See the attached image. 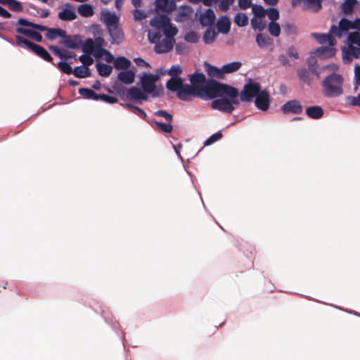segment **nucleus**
<instances>
[{
    "mask_svg": "<svg viewBox=\"0 0 360 360\" xmlns=\"http://www.w3.org/2000/svg\"><path fill=\"white\" fill-rule=\"evenodd\" d=\"M240 98L243 102H251L255 99V106L262 111H266L270 105V96L268 91L261 89L259 83L250 79L240 93Z\"/></svg>",
    "mask_w": 360,
    "mask_h": 360,
    "instance_id": "1",
    "label": "nucleus"
},
{
    "mask_svg": "<svg viewBox=\"0 0 360 360\" xmlns=\"http://www.w3.org/2000/svg\"><path fill=\"white\" fill-rule=\"evenodd\" d=\"M178 33L177 27H169L161 34L160 31H148V39L154 44V51L156 53H167L173 49L175 44V36Z\"/></svg>",
    "mask_w": 360,
    "mask_h": 360,
    "instance_id": "2",
    "label": "nucleus"
},
{
    "mask_svg": "<svg viewBox=\"0 0 360 360\" xmlns=\"http://www.w3.org/2000/svg\"><path fill=\"white\" fill-rule=\"evenodd\" d=\"M237 89L231 86L219 83L214 79L207 80L204 87L199 90L198 97L203 100L216 98L222 96L236 97Z\"/></svg>",
    "mask_w": 360,
    "mask_h": 360,
    "instance_id": "3",
    "label": "nucleus"
},
{
    "mask_svg": "<svg viewBox=\"0 0 360 360\" xmlns=\"http://www.w3.org/2000/svg\"><path fill=\"white\" fill-rule=\"evenodd\" d=\"M343 77L338 73H331L322 81L323 94L328 98H335L343 94Z\"/></svg>",
    "mask_w": 360,
    "mask_h": 360,
    "instance_id": "4",
    "label": "nucleus"
},
{
    "mask_svg": "<svg viewBox=\"0 0 360 360\" xmlns=\"http://www.w3.org/2000/svg\"><path fill=\"white\" fill-rule=\"evenodd\" d=\"M313 36L319 43L321 44H328V46H321L316 49L315 53L317 56H324L326 58L334 56L335 49L333 46L336 44V40L330 34L314 33Z\"/></svg>",
    "mask_w": 360,
    "mask_h": 360,
    "instance_id": "5",
    "label": "nucleus"
},
{
    "mask_svg": "<svg viewBox=\"0 0 360 360\" xmlns=\"http://www.w3.org/2000/svg\"><path fill=\"white\" fill-rule=\"evenodd\" d=\"M17 46L29 49L34 52L38 56L46 61L51 62L53 58L49 52L41 46L36 44L20 35H15V43Z\"/></svg>",
    "mask_w": 360,
    "mask_h": 360,
    "instance_id": "6",
    "label": "nucleus"
},
{
    "mask_svg": "<svg viewBox=\"0 0 360 360\" xmlns=\"http://www.w3.org/2000/svg\"><path fill=\"white\" fill-rule=\"evenodd\" d=\"M238 96H240V94L237 90L236 97L219 96V98L215 99L212 102L211 106L214 110L226 113H231L235 109L233 105L239 104Z\"/></svg>",
    "mask_w": 360,
    "mask_h": 360,
    "instance_id": "7",
    "label": "nucleus"
},
{
    "mask_svg": "<svg viewBox=\"0 0 360 360\" xmlns=\"http://www.w3.org/2000/svg\"><path fill=\"white\" fill-rule=\"evenodd\" d=\"M160 77L156 74H150L143 72L141 77V84L142 89L147 94H150L153 97L159 96L156 89V82L159 80Z\"/></svg>",
    "mask_w": 360,
    "mask_h": 360,
    "instance_id": "8",
    "label": "nucleus"
},
{
    "mask_svg": "<svg viewBox=\"0 0 360 360\" xmlns=\"http://www.w3.org/2000/svg\"><path fill=\"white\" fill-rule=\"evenodd\" d=\"M152 27L155 28L153 31H160L161 34L165 33V30L169 27H176L171 23L170 18L165 14L157 15L150 21Z\"/></svg>",
    "mask_w": 360,
    "mask_h": 360,
    "instance_id": "9",
    "label": "nucleus"
},
{
    "mask_svg": "<svg viewBox=\"0 0 360 360\" xmlns=\"http://www.w3.org/2000/svg\"><path fill=\"white\" fill-rule=\"evenodd\" d=\"M352 21L343 18L339 22V25H333L330 28V33L342 37V35L347 34L349 29H353Z\"/></svg>",
    "mask_w": 360,
    "mask_h": 360,
    "instance_id": "10",
    "label": "nucleus"
},
{
    "mask_svg": "<svg viewBox=\"0 0 360 360\" xmlns=\"http://www.w3.org/2000/svg\"><path fill=\"white\" fill-rule=\"evenodd\" d=\"M62 10L58 13V18L62 21H73L77 18L75 6L70 3L61 6Z\"/></svg>",
    "mask_w": 360,
    "mask_h": 360,
    "instance_id": "11",
    "label": "nucleus"
},
{
    "mask_svg": "<svg viewBox=\"0 0 360 360\" xmlns=\"http://www.w3.org/2000/svg\"><path fill=\"white\" fill-rule=\"evenodd\" d=\"M199 90L195 89L192 85L183 84L176 94L177 97L184 101H188L192 96L198 97Z\"/></svg>",
    "mask_w": 360,
    "mask_h": 360,
    "instance_id": "12",
    "label": "nucleus"
},
{
    "mask_svg": "<svg viewBox=\"0 0 360 360\" xmlns=\"http://www.w3.org/2000/svg\"><path fill=\"white\" fill-rule=\"evenodd\" d=\"M292 7L302 5L303 9L318 11L321 8V0H292Z\"/></svg>",
    "mask_w": 360,
    "mask_h": 360,
    "instance_id": "13",
    "label": "nucleus"
},
{
    "mask_svg": "<svg viewBox=\"0 0 360 360\" xmlns=\"http://www.w3.org/2000/svg\"><path fill=\"white\" fill-rule=\"evenodd\" d=\"M126 96L129 100L138 102L139 103H141L143 101L148 100L146 92H144L143 89L136 86H132L129 89L126 93Z\"/></svg>",
    "mask_w": 360,
    "mask_h": 360,
    "instance_id": "14",
    "label": "nucleus"
},
{
    "mask_svg": "<svg viewBox=\"0 0 360 360\" xmlns=\"http://www.w3.org/2000/svg\"><path fill=\"white\" fill-rule=\"evenodd\" d=\"M60 44L71 49H78L81 47L82 41L80 35H68L65 39L60 41Z\"/></svg>",
    "mask_w": 360,
    "mask_h": 360,
    "instance_id": "15",
    "label": "nucleus"
},
{
    "mask_svg": "<svg viewBox=\"0 0 360 360\" xmlns=\"http://www.w3.org/2000/svg\"><path fill=\"white\" fill-rule=\"evenodd\" d=\"M360 56V47H355L352 44H348L347 49H342V60L345 63H349L354 58H358Z\"/></svg>",
    "mask_w": 360,
    "mask_h": 360,
    "instance_id": "16",
    "label": "nucleus"
},
{
    "mask_svg": "<svg viewBox=\"0 0 360 360\" xmlns=\"http://www.w3.org/2000/svg\"><path fill=\"white\" fill-rule=\"evenodd\" d=\"M101 20L105 24L107 28L120 24V18L115 13L108 11H103L101 13Z\"/></svg>",
    "mask_w": 360,
    "mask_h": 360,
    "instance_id": "17",
    "label": "nucleus"
},
{
    "mask_svg": "<svg viewBox=\"0 0 360 360\" xmlns=\"http://www.w3.org/2000/svg\"><path fill=\"white\" fill-rule=\"evenodd\" d=\"M281 110L284 113L292 112L295 114H300L302 112V106L299 101L291 100L282 105Z\"/></svg>",
    "mask_w": 360,
    "mask_h": 360,
    "instance_id": "18",
    "label": "nucleus"
},
{
    "mask_svg": "<svg viewBox=\"0 0 360 360\" xmlns=\"http://www.w3.org/2000/svg\"><path fill=\"white\" fill-rule=\"evenodd\" d=\"M108 31L111 37V43L120 44L124 40V33L119 25H115L108 28Z\"/></svg>",
    "mask_w": 360,
    "mask_h": 360,
    "instance_id": "19",
    "label": "nucleus"
},
{
    "mask_svg": "<svg viewBox=\"0 0 360 360\" xmlns=\"http://www.w3.org/2000/svg\"><path fill=\"white\" fill-rule=\"evenodd\" d=\"M155 9L158 11L170 13L174 11L176 5L174 0H155Z\"/></svg>",
    "mask_w": 360,
    "mask_h": 360,
    "instance_id": "20",
    "label": "nucleus"
},
{
    "mask_svg": "<svg viewBox=\"0 0 360 360\" xmlns=\"http://www.w3.org/2000/svg\"><path fill=\"white\" fill-rule=\"evenodd\" d=\"M216 20L214 12L211 8H207L204 13H201L199 18L200 24L203 26H210L214 24Z\"/></svg>",
    "mask_w": 360,
    "mask_h": 360,
    "instance_id": "21",
    "label": "nucleus"
},
{
    "mask_svg": "<svg viewBox=\"0 0 360 360\" xmlns=\"http://www.w3.org/2000/svg\"><path fill=\"white\" fill-rule=\"evenodd\" d=\"M190 82L191 85L198 91L204 87L207 81H205V76L203 73L195 72L190 76Z\"/></svg>",
    "mask_w": 360,
    "mask_h": 360,
    "instance_id": "22",
    "label": "nucleus"
},
{
    "mask_svg": "<svg viewBox=\"0 0 360 360\" xmlns=\"http://www.w3.org/2000/svg\"><path fill=\"white\" fill-rule=\"evenodd\" d=\"M193 13V9L189 6H181L175 15L174 20L177 22H181L186 20Z\"/></svg>",
    "mask_w": 360,
    "mask_h": 360,
    "instance_id": "23",
    "label": "nucleus"
},
{
    "mask_svg": "<svg viewBox=\"0 0 360 360\" xmlns=\"http://www.w3.org/2000/svg\"><path fill=\"white\" fill-rule=\"evenodd\" d=\"M120 105L124 108H127V110H129L130 112L136 114L139 117L143 119L150 124H151V122L148 120L147 114L143 110H142L139 107L136 106L129 103H121Z\"/></svg>",
    "mask_w": 360,
    "mask_h": 360,
    "instance_id": "24",
    "label": "nucleus"
},
{
    "mask_svg": "<svg viewBox=\"0 0 360 360\" xmlns=\"http://www.w3.org/2000/svg\"><path fill=\"white\" fill-rule=\"evenodd\" d=\"M184 79L181 77H171L166 83V87L168 90L178 93L182 84Z\"/></svg>",
    "mask_w": 360,
    "mask_h": 360,
    "instance_id": "25",
    "label": "nucleus"
},
{
    "mask_svg": "<svg viewBox=\"0 0 360 360\" xmlns=\"http://www.w3.org/2000/svg\"><path fill=\"white\" fill-rule=\"evenodd\" d=\"M217 27L219 32L227 34L230 30V20L227 15L221 16L217 22Z\"/></svg>",
    "mask_w": 360,
    "mask_h": 360,
    "instance_id": "26",
    "label": "nucleus"
},
{
    "mask_svg": "<svg viewBox=\"0 0 360 360\" xmlns=\"http://www.w3.org/2000/svg\"><path fill=\"white\" fill-rule=\"evenodd\" d=\"M117 78L122 83L126 84H130L134 82L135 72L131 70L122 71L118 73Z\"/></svg>",
    "mask_w": 360,
    "mask_h": 360,
    "instance_id": "27",
    "label": "nucleus"
},
{
    "mask_svg": "<svg viewBox=\"0 0 360 360\" xmlns=\"http://www.w3.org/2000/svg\"><path fill=\"white\" fill-rule=\"evenodd\" d=\"M307 115L314 120L320 119L323 115V110L321 106H310L306 110Z\"/></svg>",
    "mask_w": 360,
    "mask_h": 360,
    "instance_id": "28",
    "label": "nucleus"
},
{
    "mask_svg": "<svg viewBox=\"0 0 360 360\" xmlns=\"http://www.w3.org/2000/svg\"><path fill=\"white\" fill-rule=\"evenodd\" d=\"M79 14L84 18H89L94 15L93 6L89 4H83L77 7Z\"/></svg>",
    "mask_w": 360,
    "mask_h": 360,
    "instance_id": "29",
    "label": "nucleus"
},
{
    "mask_svg": "<svg viewBox=\"0 0 360 360\" xmlns=\"http://www.w3.org/2000/svg\"><path fill=\"white\" fill-rule=\"evenodd\" d=\"M312 73L305 68H301L297 70L298 77L304 83L309 84L313 80Z\"/></svg>",
    "mask_w": 360,
    "mask_h": 360,
    "instance_id": "30",
    "label": "nucleus"
},
{
    "mask_svg": "<svg viewBox=\"0 0 360 360\" xmlns=\"http://www.w3.org/2000/svg\"><path fill=\"white\" fill-rule=\"evenodd\" d=\"M206 65V72L207 75L212 77H216L218 79H222L224 77V73L221 68H218L215 66H212L210 64L205 63Z\"/></svg>",
    "mask_w": 360,
    "mask_h": 360,
    "instance_id": "31",
    "label": "nucleus"
},
{
    "mask_svg": "<svg viewBox=\"0 0 360 360\" xmlns=\"http://www.w3.org/2000/svg\"><path fill=\"white\" fill-rule=\"evenodd\" d=\"M49 49L52 51V53L63 60H67L73 56H75L73 53L62 51L56 46H51Z\"/></svg>",
    "mask_w": 360,
    "mask_h": 360,
    "instance_id": "32",
    "label": "nucleus"
},
{
    "mask_svg": "<svg viewBox=\"0 0 360 360\" xmlns=\"http://www.w3.org/2000/svg\"><path fill=\"white\" fill-rule=\"evenodd\" d=\"M77 78H86L91 75L90 70L88 67L80 65L75 67L72 73Z\"/></svg>",
    "mask_w": 360,
    "mask_h": 360,
    "instance_id": "33",
    "label": "nucleus"
},
{
    "mask_svg": "<svg viewBox=\"0 0 360 360\" xmlns=\"http://www.w3.org/2000/svg\"><path fill=\"white\" fill-rule=\"evenodd\" d=\"M130 60L123 56L117 57L114 60V67L117 70L127 69L130 67Z\"/></svg>",
    "mask_w": 360,
    "mask_h": 360,
    "instance_id": "34",
    "label": "nucleus"
},
{
    "mask_svg": "<svg viewBox=\"0 0 360 360\" xmlns=\"http://www.w3.org/2000/svg\"><path fill=\"white\" fill-rule=\"evenodd\" d=\"M96 70L101 77H108L109 76L112 71V67L102 63H98L96 65Z\"/></svg>",
    "mask_w": 360,
    "mask_h": 360,
    "instance_id": "35",
    "label": "nucleus"
},
{
    "mask_svg": "<svg viewBox=\"0 0 360 360\" xmlns=\"http://www.w3.org/2000/svg\"><path fill=\"white\" fill-rule=\"evenodd\" d=\"M95 45L96 43H94V41L91 38H88L87 39H86L83 44H82L80 48H82L84 53L86 55H91L93 53L96 48Z\"/></svg>",
    "mask_w": 360,
    "mask_h": 360,
    "instance_id": "36",
    "label": "nucleus"
},
{
    "mask_svg": "<svg viewBox=\"0 0 360 360\" xmlns=\"http://www.w3.org/2000/svg\"><path fill=\"white\" fill-rule=\"evenodd\" d=\"M307 64L308 65L307 69L310 70L311 73L317 78L320 77L321 72L317 64V61L314 58H309L307 60Z\"/></svg>",
    "mask_w": 360,
    "mask_h": 360,
    "instance_id": "37",
    "label": "nucleus"
},
{
    "mask_svg": "<svg viewBox=\"0 0 360 360\" xmlns=\"http://www.w3.org/2000/svg\"><path fill=\"white\" fill-rule=\"evenodd\" d=\"M256 42L260 48H264L270 45L272 40L269 36L259 33L256 37Z\"/></svg>",
    "mask_w": 360,
    "mask_h": 360,
    "instance_id": "38",
    "label": "nucleus"
},
{
    "mask_svg": "<svg viewBox=\"0 0 360 360\" xmlns=\"http://www.w3.org/2000/svg\"><path fill=\"white\" fill-rule=\"evenodd\" d=\"M242 63L240 62L235 61L230 63L226 64L222 66V70L224 74L231 73L237 71L240 68Z\"/></svg>",
    "mask_w": 360,
    "mask_h": 360,
    "instance_id": "39",
    "label": "nucleus"
},
{
    "mask_svg": "<svg viewBox=\"0 0 360 360\" xmlns=\"http://www.w3.org/2000/svg\"><path fill=\"white\" fill-rule=\"evenodd\" d=\"M17 23L20 25L30 27L32 28H34L35 30H37L41 31V32H44V30L46 29L45 26L30 22L25 18L18 19Z\"/></svg>",
    "mask_w": 360,
    "mask_h": 360,
    "instance_id": "40",
    "label": "nucleus"
},
{
    "mask_svg": "<svg viewBox=\"0 0 360 360\" xmlns=\"http://www.w3.org/2000/svg\"><path fill=\"white\" fill-rule=\"evenodd\" d=\"M217 35V33L213 28H207L203 34V41L205 44H210L214 41Z\"/></svg>",
    "mask_w": 360,
    "mask_h": 360,
    "instance_id": "41",
    "label": "nucleus"
},
{
    "mask_svg": "<svg viewBox=\"0 0 360 360\" xmlns=\"http://www.w3.org/2000/svg\"><path fill=\"white\" fill-rule=\"evenodd\" d=\"M357 3L356 0H345L341 6L342 11L345 14L351 13L353 11V8L355 4Z\"/></svg>",
    "mask_w": 360,
    "mask_h": 360,
    "instance_id": "42",
    "label": "nucleus"
},
{
    "mask_svg": "<svg viewBox=\"0 0 360 360\" xmlns=\"http://www.w3.org/2000/svg\"><path fill=\"white\" fill-rule=\"evenodd\" d=\"M235 23L239 27H244L248 23V18L243 13H238L234 18Z\"/></svg>",
    "mask_w": 360,
    "mask_h": 360,
    "instance_id": "43",
    "label": "nucleus"
},
{
    "mask_svg": "<svg viewBox=\"0 0 360 360\" xmlns=\"http://www.w3.org/2000/svg\"><path fill=\"white\" fill-rule=\"evenodd\" d=\"M268 30L273 37H278L281 34L280 25L276 22H270L268 25Z\"/></svg>",
    "mask_w": 360,
    "mask_h": 360,
    "instance_id": "44",
    "label": "nucleus"
},
{
    "mask_svg": "<svg viewBox=\"0 0 360 360\" xmlns=\"http://www.w3.org/2000/svg\"><path fill=\"white\" fill-rule=\"evenodd\" d=\"M348 44H356L360 47V32H354L348 34Z\"/></svg>",
    "mask_w": 360,
    "mask_h": 360,
    "instance_id": "45",
    "label": "nucleus"
},
{
    "mask_svg": "<svg viewBox=\"0 0 360 360\" xmlns=\"http://www.w3.org/2000/svg\"><path fill=\"white\" fill-rule=\"evenodd\" d=\"M151 124L154 123L162 131L170 133L173 130V126L169 123H163L158 121H150Z\"/></svg>",
    "mask_w": 360,
    "mask_h": 360,
    "instance_id": "46",
    "label": "nucleus"
},
{
    "mask_svg": "<svg viewBox=\"0 0 360 360\" xmlns=\"http://www.w3.org/2000/svg\"><path fill=\"white\" fill-rule=\"evenodd\" d=\"M283 32L288 35H295L297 33V27L292 22H285L283 25Z\"/></svg>",
    "mask_w": 360,
    "mask_h": 360,
    "instance_id": "47",
    "label": "nucleus"
},
{
    "mask_svg": "<svg viewBox=\"0 0 360 360\" xmlns=\"http://www.w3.org/2000/svg\"><path fill=\"white\" fill-rule=\"evenodd\" d=\"M56 66L59 68V70L67 74V75H71L73 73V70L70 65L66 62L64 61H60L57 63Z\"/></svg>",
    "mask_w": 360,
    "mask_h": 360,
    "instance_id": "48",
    "label": "nucleus"
},
{
    "mask_svg": "<svg viewBox=\"0 0 360 360\" xmlns=\"http://www.w3.org/2000/svg\"><path fill=\"white\" fill-rule=\"evenodd\" d=\"M268 18L271 20V22H275L279 18L278 10L276 8L271 7L266 10Z\"/></svg>",
    "mask_w": 360,
    "mask_h": 360,
    "instance_id": "49",
    "label": "nucleus"
},
{
    "mask_svg": "<svg viewBox=\"0 0 360 360\" xmlns=\"http://www.w3.org/2000/svg\"><path fill=\"white\" fill-rule=\"evenodd\" d=\"M222 137V134L220 131H218V132H216L214 134H213L212 135H211L205 142H204V146H210L212 143H214V142L220 140Z\"/></svg>",
    "mask_w": 360,
    "mask_h": 360,
    "instance_id": "50",
    "label": "nucleus"
},
{
    "mask_svg": "<svg viewBox=\"0 0 360 360\" xmlns=\"http://www.w3.org/2000/svg\"><path fill=\"white\" fill-rule=\"evenodd\" d=\"M8 8L13 12H21L23 10L21 3L17 0H11Z\"/></svg>",
    "mask_w": 360,
    "mask_h": 360,
    "instance_id": "51",
    "label": "nucleus"
},
{
    "mask_svg": "<svg viewBox=\"0 0 360 360\" xmlns=\"http://www.w3.org/2000/svg\"><path fill=\"white\" fill-rule=\"evenodd\" d=\"M78 60L83 64V66L88 67L93 64L94 60L90 55L84 54L78 58Z\"/></svg>",
    "mask_w": 360,
    "mask_h": 360,
    "instance_id": "52",
    "label": "nucleus"
},
{
    "mask_svg": "<svg viewBox=\"0 0 360 360\" xmlns=\"http://www.w3.org/2000/svg\"><path fill=\"white\" fill-rule=\"evenodd\" d=\"M184 39L190 43H196L198 40V36L195 32L191 31L185 34Z\"/></svg>",
    "mask_w": 360,
    "mask_h": 360,
    "instance_id": "53",
    "label": "nucleus"
},
{
    "mask_svg": "<svg viewBox=\"0 0 360 360\" xmlns=\"http://www.w3.org/2000/svg\"><path fill=\"white\" fill-rule=\"evenodd\" d=\"M181 68L179 65H174L168 70V74L172 77H179V75L181 73Z\"/></svg>",
    "mask_w": 360,
    "mask_h": 360,
    "instance_id": "54",
    "label": "nucleus"
},
{
    "mask_svg": "<svg viewBox=\"0 0 360 360\" xmlns=\"http://www.w3.org/2000/svg\"><path fill=\"white\" fill-rule=\"evenodd\" d=\"M251 25L254 30H257L259 31H262L265 27L264 24L262 22L261 20L255 18L251 19Z\"/></svg>",
    "mask_w": 360,
    "mask_h": 360,
    "instance_id": "55",
    "label": "nucleus"
},
{
    "mask_svg": "<svg viewBox=\"0 0 360 360\" xmlns=\"http://www.w3.org/2000/svg\"><path fill=\"white\" fill-rule=\"evenodd\" d=\"M155 115L156 116H160L164 117L168 122H172V115L167 112L165 110H159L156 111L155 113Z\"/></svg>",
    "mask_w": 360,
    "mask_h": 360,
    "instance_id": "56",
    "label": "nucleus"
},
{
    "mask_svg": "<svg viewBox=\"0 0 360 360\" xmlns=\"http://www.w3.org/2000/svg\"><path fill=\"white\" fill-rule=\"evenodd\" d=\"M252 12L255 16L258 18H262L264 16L266 11L262 6L255 5L252 7Z\"/></svg>",
    "mask_w": 360,
    "mask_h": 360,
    "instance_id": "57",
    "label": "nucleus"
},
{
    "mask_svg": "<svg viewBox=\"0 0 360 360\" xmlns=\"http://www.w3.org/2000/svg\"><path fill=\"white\" fill-rule=\"evenodd\" d=\"M78 93L86 99H91L93 95V90L87 88H80L78 90Z\"/></svg>",
    "mask_w": 360,
    "mask_h": 360,
    "instance_id": "58",
    "label": "nucleus"
},
{
    "mask_svg": "<svg viewBox=\"0 0 360 360\" xmlns=\"http://www.w3.org/2000/svg\"><path fill=\"white\" fill-rule=\"evenodd\" d=\"M288 56L285 54H280L278 56V61L280 62L281 65L285 67H290L291 66V63H290V60L288 58Z\"/></svg>",
    "mask_w": 360,
    "mask_h": 360,
    "instance_id": "59",
    "label": "nucleus"
},
{
    "mask_svg": "<svg viewBox=\"0 0 360 360\" xmlns=\"http://www.w3.org/2000/svg\"><path fill=\"white\" fill-rule=\"evenodd\" d=\"M134 17L136 20H141L147 17L146 13L142 10L135 9L134 11Z\"/></svg>",
    "mask_w": 360,
    "mask_h": 360,
    "instance_id": "60",
    "label": "nucleus"
},
{
    "mask_svg": "<svg viewBox=\"0 0 360 360\" xmlns=\"http://www.w3.org/2000/svg\"><path fill=\"white\" fill-rule=\"evenodd\" d=\"M99 96L101 97L102 101H103L108 103H117V101H118V100L116 97L110 96L107 94H100Z\"/></svg>",
    "mask_w": 360,
    "mask_h": 360,
    "instance_id": "61",
    "label": "nucleus"
},
{
    "mask_svg": "<svg viewBox=\"0 0 360 360\" xmlns=\"http://www.w3.org/2000/svg\"><path fill=\"white\" fill-rule=\"evenodd\" d=\"M287 55L288 56V57L294 58V59L299 58V53H298L297 49L293 46H291L288 48Z\"/></svg>",
    "mask_w": 360,
    "mask_h": 360,
    "instance_id": "62",
    "label": "nucleus"
},
{
    "mask_svg": "<svg viewBox=\"0 0 360 360\" xmlns=\"http://www.w3.org/2000/svg\"><path fill=\"white\" fill-rule=\"evenodd\" d=\"M15 30L18 33L23 34L25 36L30 37L33 32V30H32L24 28L22 27H17Z\"/></svg>",
    "mask_w": 360,
    "mask_h": 360,
    "instance_id": "63",
    "label": "nucleus"
},
{
    "mask_svg": "<svg viewBox=\"0 0 360 360\" xmlns=\"http://www.w3.org/2000/svg\"><path fill=\"white\" fill-rule=\"evenodd\" d=\"M354 80L356 84L360 85V66L356 65L354 68Z\"/></svg>",
    "mask_w": 360,
    "mask_h": 360,
    "instance_id": "64",
    "label": "nucleus"
}]
</instances>
